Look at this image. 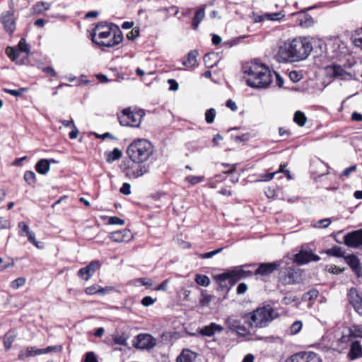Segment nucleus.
<instances>
[{"mask_svg": "<svg viewBox=\"0 0 362 362\" xmlns=\"http://www.w3.org/2000/svg\"><path fill=\"white\" fill-rule=\"evenodd\" d=\"M168 83L170 84V90L175 91L178 89L179 85L175 79H168Z\"/></svg>", "mask_w": 362, "mask_h": 362, "instance_id": "obj_64", "label": "nucleus"}, {"mask_svg": "<svg viewBox=\"0 0 362 362\" xmlns=\"http://www.w3.org/2000/svg\"><path fill=\"white\" fill-rule=\"evenodd\" d=\"M244 74H247V84L254 88H267L272 82V73L265 64L255 60L243 66Z\"/></svg>", "mask_w": 362, "mask_h": 362, "instance_id": "obj_1", "label": "nucleus"}, {"mask_svg": "<svg viewBox=\"0 0 362 362\" xmlns=\"http://www.w3.org/2000/svg\"><path fill=\"white\" fill-rule=\"evenodd\" d=\"M289 78L293 82H298L300 80L301 76L298 71H292L289 73Z\"/></svg>", "mask_w": 362, "mask_h": 362, "instance_id": "obj_61", "label": "nucleus"}, {"mask_svg": "<svg viewBox=\"0 0 362 362\" xmlns=\"http://www.w3.org/2000/svg\"><path fill=\"white\" fill-rule=\"evenodd\" d=\"M16 337V334L13 331L9 330L4 337V345L6 351L11 347L13 342Z\"/></svg>", "mask_w": 362, "mask_h": 362, "instance_id": "obj_29", "label": "nucleus"}, {"mask_svg": "<svg viewBox=\"0 0 362 362\" xmlns=\"http://www.w3.org/2000/svg\"><path fill=\"white\" fill-rule=\"evenodd\" d=\"M291 47L289 41H286L279 46L277 52V57L279 62H296L293 56V49H291Z\"/></svg>", "mask_w": 362, "mask_h": 362, "instance_id": "obj_10", "label": "nucleus"}, {"mask_svg": "<svg viewBox=\"0 0 362 362\" xmlns=\"http://www.w3.org/2000/svg\"><path fill=\"white\" fill-rule=\"evenodd\" d=\"M113 340L116 344L124 345L126 343V339L123 335L115 334L113 336Z\"/></svg>", "mask_w": 362, "mask_h": 362, "instance_id": "obj_56", "label": "nucleus"}, {"mask_svg": "<svg viewBox=\"0 0 362 362\" xmlns=\"http://www.w3.org/2000/svg\"><path fill=\"white\" fill-rule=\"evenodd\" d=\"M39 349H37L34 346H28L24 350L21 351L19 354V358H25L40 355V353H38Z\"/></svg>", "mask_w": 362, "mask_h": 362, "instance_id": "obj_28", "label": "nucleus"}, {"mask_svg": "<svg viewBox=\"0 0 362 362\" xmlns=\"http://www.w3.org/2000/svg\"><path fill=\"white\" fill-rule=\"evenodd\" d=\"M345 245L351 247L362 245V230H358L346 234L344 238Z\"/></svg>", "mask_w": 362, "mask_h": 362, "instance_id": "obj_13", "label": "nucleus"}, {"mask_svg": "<svg viewBox=\"0 0 362 362\" xmlns=\"http://www.w3.org/2000/svg\"><path fill=\"white\" fill-rule=\"evenodd\" d=\"M101 291L102 290H100V286L98 285H92L85 289V292L88 295H94L96 293L100 294Z\"/></svg>", "mask_w": 362, "mask_h": 362, "instance_id": "obj_46", "label": "nucleus"}, {"mask_svg": "<svg viewBox=\"0 0 362 362\" xmlns=\"http://www.w3.org/2000/svg\"><path fill=\"white\" fill-rule=\"evenodd\" d=\"M110 238L115 242H128L133 238L132 233L127 229L115 231L110 233Z\"/></svg>", "mask_w": 362, "mask_h": 362, "instance_id": "obj_18", "label": "nucleus"}, {"mask_svg": "<svg viewBox=\"0 0 362 362\" xmlns=\"http://www.w3.org/2000/svg\"><path fill=\"white\" fill-rule=\"evenodd\" d=\"M6 53L12 61H15L19 56V52L11 47L6 49Z\"/></svg>", "mask_w": 362, "mask_h": 362, "instance_id": "obj_48", "label": "nucleus"}, {"mask_svg": "<svg viewBox=\"0 0 362 362\" xmlns=\"http://www.w3.org/2000/svg\"><path fill=\"white\" fill-rule=\"evenodd\" d=\"M113 26H115L113 24L109 25L105 23H100L97 25L93 33L91 34L92 41L100 46V42L110 40L112 35V30Z\"/></svg>", "mask_w": 362, "mask_h": 362, "instance_id": "obj_6", "label": "nucleus"}, {"mask_svg": "<svg viewBox=\"0 0 362 362\" xmlns=\"http://www.w3.org/2000/svg\"><path fill=\"white\" fill-rule=\"evenodd\" d=\"M85 362H98L97 357L93 351L86 354Z\"/></svg>", "mask_w": 362, "mask_h": 362, "instance_id": "obj_57", "label": "nucleus"}, {"mask_svg": "<svg viewBox=\"0 0 362 362\" xmlns=\"http://www.w3.org/2000/svg\"><path fill=\"white\" fill-rule=\"evenodd\" d=\"M36 171L41 175H46L50 170V161L47 159H40L35 165Z\"/></svg>", "mask_w": 362, "mask_h": 362, "instance_id": "obj_25", "label": "nucleus"}, {"mask_svg": "<svg viewBox=\"0 0 362 362\" xmlns=\"http://www.w3.org/2000/svg\"><path fill=\"white\" fill-rule=\"evenodd\" d=\"M214 279L221 286H226L227 281L230 282V275L228 272L218 274L214 276Z\"/></svg>", "mask_w": 362, "mask_h": 362, "instance_id": "obj_36", "label": "nucleus"}, {"mask_svg": "<svg viewBox=\"0 0 362 362\" xmlns=\"http://www.w3.org/2000/svg\"><path fill=\"white\" fill-rule=\"evenodd\" d=\"M49 8V4L45 2H38L34 6V10L37 13H42Z\"/></svg>", "mask_w": 362, "mask_h": 362, "instance_id": "obj_44", "label": "nucleus"}, {"mask_svg": "<svg viewBox=\"0 0 362 362\" xmlns=\"http://www.w3.org/2000/svg\"><path fill=\"white\" fill-rule=\"evenodd\" d=\"M25 282H26V280L24 277H19V278H17L16 279L13 280L11 283V286L13 289H18V288L22 287L23 286H24Z\"/></svg>", "mask_w": 362, "mask_h": 362, "instance_id": "obj_43", "label": "nucleus"}, {"mask_svg": "<svg viewBox=\"0 0 362 362\" xmlns=\"http://www.w3.org/2000/svg\"><path fill=\"white\" fill-rule=\"evenodd\" d=\"M26 236L28 238V240L33 244L37 248L42 249L44 248V243L42 242H38L35 239V235L33 231H30L27 233Z\"/></svg>", "mask_w": 362, "mask_h": 362, "instance_id": "obj_37", "label": "nucleus"}, {"mask_svg": "<svg viewBox=\"0 0 362 362\" xmlns=\"http://www.w3.org/2000/svg\"><path fill=\"white\" fill-rule=\"evenodd\" d=\"M212 298L211 295L202 293V298L200 299V304L202 306H206L209 304Z\"/></svg>", "mask_w": 362, "mask_h": 362, "instance_id": "obj_53", "label": "nucleus"}, {"mask_svg": "<svg viewBox=\"0 0 362 362\" xmlns=\"http://www.w3.org/2000/svg\"><path fill=\"white\" fill-rule=\"evenodd\" d=\"M120 192L123 194L128 195L131 193V185L129 183H124L120 188Z\"/></svg>", "mask_w": 362, "mask_h": 362, "instance_id": "obj_63", "label": "nucleus"}, {"mask_svg": "<svg viewBox=\"0 0 362 362\" xmlns=\"http://www.w3.org/2000/svg\"><path fill=\"white\" fill-rule=\"evenodd\" d=\"M350 350L348 353V358L354 361L362 357V346L358 341H351Z\"/></svg>", "mask_w": 362, "mask_h": 362, "instance_id": "obj_20", "label": "nucleus"}, {"mask_svg": "<svg viewBox=\"0 0 362 362\" xmlns=\"http://www.w3.org/2000/svg\"><path fill=\"white\" fill-rule=\"evenodd\" d=\"M240 324V320L236 319L234 317H228L226 320V325L227 327L232 332H235Z\"/></svg>", "mask_w": 362, "mask_h": 362, "instance_id": "obj_32", "label": "nucleus"}, {"mask_svg": "<svg viewBox=\"0 0 362 362\" xmlns=\"http://www.w3.org/2000/svg\"><path fill=\"white\" fill-rule=\"evenodd\" d=\"M326 253L329 256H333L336 257H341L344 255V251L341 247L338 246L332 247L328 250H327Z\"/></svg>", "mask_w": 362, "mask_h": 362, "instance_id": "obj_33", "label": "nucleus"}, {"mask_svg": "<svg viewBox=\"0 0 362 362\" xmlns=\"http://www.w3.org/2000/svg\"><path fill=\"white\" fill-rule=\"evenodd\" d=\"M115 28L118 29V28L117 26H115ZM119 34L118 35H116V34H112L111 38L110 40H106L105 41H103V42H100V46H103V47H113L116 45H118L119 43H120L122 41V35L120 33L119 30H118Z\"/></svg>", "mask_w": 362, "mask_h": 362, "instance_id": "obj_24", "label": "nucleus"}, {"mask_svg": "<svg viewBox=\"0 0 362 362\" xmlns=\"http://www.w3.org/2000/svg\"><path fill=\"white\" fill-rule=\"evenodd\" d=\"M362 338V327L357 325H354L350 327L346 328L342 333L340 338L341 343H347L352 340L354 338Z\"/></svg>", "mask_w": 362, "mask_h": 362, "instance_id": "obj_12", "label": "nucleus"}, {"mask_svg": "<svg viewBox=\"0 0 362 362\" xmlns=\"http://www.w3.org/2000/svg\"><path fill=\"white\" fill-rule=\"evenodd\" d=\"M108 223L112 225H124V221L117 216H111L108 220Z\"/></svg>", "mask_w": 362, "mask_h": 362, "instance_id": "obj_54", "label": "nucleus"}, {"mask_svg": "<svg viewBox=\"0 0 362 362\" xmlns=\"http://www.w3.org/2000/svg\"><path fill=\"white\" fill-rule=\"evenodd\" d=\"M18 47L21 52L25 53H28L30 52L29 45L26 43V40L24 38L21 39Z\"/></svg>", "mask_w": 362, "mask_h": 362, "instance_id": "obj_51", "label": "nucleus"}, {"mask_svg": "<svg viewBox=\"0 0 362 362\" xmlns=\"http://www.w3.org/2000/svg\"><path fill=\"white\" fill-rule=\"evenodd\" d=\"M205 16V11L203 7L198 8L192 19V27L194 30H197L200 23L203 21Z\"/></svg>", "mask_w": 362, "mask_h": 362, "instance_id": "obj_26", "label": "nucleus"}, {"mask_svg": "<svg viewBox=\"0 0 362 362\" xmlns=\"http://www.w3.org/2000/svg\"><path fill=\"white\" fill-rule=\"evenodd\" d=\"M318 291L315 289L310 290L306 293H305L302 296L303 301H310L313 299L316 298L318 296Z\"/></svg>", "mask_w": 362, "mask_h": 362, "instance_id": "obj_39", "label": "nucleus"}, {"mask_svg": "<svg viewBox=\"0 0 362 362\" xmlns=\"http://www.w3.org/2000/svg\"><path fill=\"white\" fill-rule=\"evenodd\" d=\"M223 249V247H221V248H218L217 250H213V251H211V252H209L200 254L199 255V257L201 259H209V258H211L214 255L221 252Z\"/></svg>", "mask_w": 362, "mask_h": 362, "instance_id": "obj_49", "label": "nucleus"}, {"mask_svg": "<svg viewBox=\"0 0 362 362\" xmlns=\"http://www.w3.org/2000/svg\"><path fill=\"white\" fill-rule=\"evenodd\" d=\"M320 259V257L313 254L312 252L301 250L295 255L294 260L298 264H305L310 262H317Z\"/></svg>", "mask_w": 362, "mask_h": 362, "instance_id": "obj_16", "label": "nucleus"}, {"mask_svg": "<svg viewBox=\"0 0 362 362\" xmlns=\"http://www.w3.org/2000/svg\"><path fill=\"white\" fill-rule=\"evenodd\" d=\"M267 16L269 20L277 21L282 18L284 16V15H283L281 13H272L267 14Z\"/></svg>", "mask_w": 362, "mask_h": 362, "instance_id": "obj_59", "label": "nucleus"}, {"mask_svg": "<svg viewBox=\"0 0 362 362\" xmlns=\"http://www.w3.org/2000/svg\"><path fill=\"white\" fill-rule=\"evenodd\" d=\"M100 265L101 264L99 261H92L86 267L80 269L78 272V275L87 281L98 269H100Z\"/></svg>", "mask_w": 362, "mask_h": 362, "instance_id": "obj_15", "label": "nucleus"}, {"mask_svg": "<svg viewBox=\"0 0 362 362\" xmlns=\"http://www.w3.org/2000/svg\"><path fill=\"white\" fill-rule=\"evenodd\" d=\"M23 179L29 185L34 186L36 182V175L33 171H25Z\"/></svg>", "mask_w": 362, "mask_h": 362, "instance_id": "obj_35", "label": "nucleus"}, {"mask_svg": "<svg viewBox=\"0 0 362 362\" xmlns=\"http://www.w3.org/2000/svg\"><path fill=\"white\" fill-rule=\"evenodd\" d=\"M289 42L291 49H293L296 62L307 59L313 50L311 43L306 38H295Z\"/></svg>", "mask_w": 362, "mask_h": 362, "instance_id": "obj_4", "label": "nucleus"}, {"mask_svg": "<svg viewBox=\"0 0 362 362\" xmlns=\"http://www.w3.org/2000/svg\"><path fill=\"white\" fill-rule=\"evenodd\" d=\"M195 281L198 285L207 286L210 284L209 278L206 275L197 274L195 277Z\"/></svg>", "mask_w": 362, "mask_h": 362, "instance_id": "obj_38", "label": "nucleus"}, {"mask_svg": "<svg viewBox=\"0 0 362 362\" xmlns=\"http://www.w3.org/2000/svg\"><path fill=\"white\" fill-rule=\"evenodd\" d=\"M195 358L194 353L189 350H185L177 357V362H194Z\"/></svg>", "mask_w": 362, "mask_h": 362, "instance_id": "obj_27", "label": "nucleus"}, {"mask_svg": "<svg viewBox=\"0 0 362 362\" xmlns=\"http://www.w3.org/2000/svg\"><path fill=\"white\" fill-rule=\"evenodd\" d=\"M279 314L270 305L259 307L254 311L245 315V322L250 327L264 328L274 320L277 318Z\"/></svg>", "mask_w": 362, "mask_h": 362, "instance_id": "obj_2", "label": "nucleus"}, {"mask_svg": "<svg viewBox=\"0 0 362 362\" xmlns=\"http://www.w3.org/2000/svg\"><path fill=\"white\" fill-rule=\"evenodd\" d=\"M216 117V110L214 108H210L207 110L205 112V119L208 124H211L214 121V118Z\"/></svg>", "mask_w": 362, "mask_h": 362, "instance_id": "obj_40", "label": "nucleus"}, {"mask_svg": "<svg viewBox=\"0 0 362 362\" xmlns=\"http://www.w3.org/2000/svg\"><path fill=\"white\" fill-rule=\"evenodd\" d=\"M153 153V146L147 139H137V177L149 170V165L144 163Z\"/></svg>", "mask_w": 362, "mask_h": 362, "instance_id": "obj_3", "label": "nucleus"}, {"mask_svg": "<svg viewBox=\"0 0 362 362\" xmlns=\"http://www.w3.org/2000/svg\"><path fill=\"white\" fill-rule=\"evenodd\" d=\"M118 119L122 126H133L135 121L134 114L129 108L122 110L118 116Z\"/></svg>", "mask_w": 362, "mask_h": 362, "instance_id": "obj_22", "label": "nucleus"}, {"mask_svg": "<svg viewBox=\"0 0 362 362\" xmlns=\"http://www.w3.org/2000/svg\"><path fill=\"white\" fill-rule=\"evenodd\" d=\"M345 259L346 263L350 266L353 272L358 276H360L361 273V267L358 257L354 255H351L346 257Z\"/></svg>", "mask_w": 362, "mask_h": 362, "instance_id": "obj_23", "label": "nucleus"}, {"mask_svg": "<svg viewBox=\"0 0 362 362\" xmlns=\"http://www.w3.org/2000/svg\"><path fill=\"white\" fill-rule=\"evenodd\" d=\"M214 57H216V54H214V53L207 54L204 55V62L206 66H207L209 67H213L214 65L216 64V62L211 63V59Z\"/></svg>", "mask_w": 362, "mask_h": 362, "instance_id": "obj_52", "label": "nucleus"}, {"mask_svg": "<svg viewBox=\"0 0 362 362\" xmlns=\"http://www.w3.org/2000/svg\"><path fill=\"white\" fill-rule=\"evenodd\" d=\"M279 281L284 285L296 284L303 281L302 272L294 267H287L279 274Z\"/></svg>", "mask_w": 362, "mask_h": 362, "instance_id": "obj_5", "label": "nucleus"}, {"mask_svg": "<svg viewBox=\"0 0 362 362\" xmlns=\"http://www.w3.org/2000/svg\"><path fill=\"white\" fill-rule=\"evenodd\" d=\"M332 223L330 218L321 219L313 224V226L317 228H326Z\"/></svg>", "mask_w": 362, "mask_h": 362, "instance_id": "obj_41", "label": "nucleus"}, {"mask_svg": "<svg viewBox=\"0 0 362 362\" xmlns=\"http://www.w3.org/2000/svg\"><path fill=\"white\" fill-rule=\"evenodd\" d=\"M197 55L198 52L197 50H191L188 53L187 59L183 62V64L188 68L194 66L197 63Z\"/></svg>", "mask_w": 362, "mask_h": 362, "instance_id": "obj_30", "label": "nucleus"}, {"mask_svg": "<svg viewBox=\"0 0 362 362\" xmlns=\"http://www.w3.org/2000/svg\"><path fill=\"white\" fill-rule=\"evenodd\" d=\"M286 362H322L319 354L313 351L299 352L291 356Z\"/></svg>", "mask_w": 362, "mask_h": 362, "instance_id": "obj_8", "label": "nucleus"}, {"mask_svg": "<svg viewBox=\"0 0 362 362\" xmlns=\"http://www.w3.org/2000/svg\"><path fill=\"white\" fill-rule=\"evenodd\" d=\"M156 302V299H153L151 296H146L141 300V304L144 306H150Z\"/></svg>", "mask_w": 362, "mask_h": 362, "instance_id": "obj_58", "label": "nucleus"}, {"mask_svg": "<svg viewBox=\"0 0 362 362\" xmlns=\"http://www.w3.org/2000/svg\"><path fill=\"white\" fill-rule=\"evenodd\" d=\"M1 21L6 30L11 34L16 29V20L13 13L10 11H5L2 13Z\"/></svg>", "mask_w": 362, "mask_h": 362, "instance_id": "obj_17", "label": "nucleus"}, {"mask_svg": "<svg viewBox=\"0 0 362 362\" xmlns=\"http://www.w3.org/2000/svg\"><path fill=\"white\" fill-rule=\"evenodd\" d=\"M303 323L301 321L297 320L294 322L290 327V332L292 334H298L302 329Z\"/></svg>", "mask_w": 362, "mask_h": 362, "instance_id": "obj_42", "label": "nucleus"}, {"mask_svg": "<svg viewBox=\"0 0 362 362\" xmlns=\"http://www.w3.org/2000/svg\"><path fill=\"white\" fill-rule=\"evenodd\" d=\"M105 154L107 163H112L115 160H119L122 156V151L117 148L112 151L107 152Z\"/></svg>", "mask_w": 362, "mask_h": 362, "instance_id": "obj_31", "label": "nucleus"}, {"mask_svg": "<svg viewBox=\"0 0 362 362\" xmlns=\"http://www.w3.org/2000/svg\"><path fill=\"white\" fill-rule=\"evenodd\" d=\"M348 299L355 311L362 315V293L356 288H351L348 292Z\"/></svg>", "mask_w": 362, "mask_h": 362, "instance_id": "obj_11", "label": "nucleus"}, {"mask_svg": "<svg viewBox=\"0 0 362 362\" xmlns=\"http://www.w3.org/2000/svg\"><path fill=\"white\" fill-rule=\"evenodd\" d=\"M325 74L329 78H334L340 80H350L352 79L351 74L345 71L339 64H331L325 66Z\"/></svg>", "mask_w": 362, "mask_h": 362, "instance_id": "obj_7", "label": "nucleus"}, {"mask_svg": "<svg viewBox=\"0 0 362 362\" xmlns=\"http://www.w3.org/2000/svg\"><path fill=\"white\" fill-rule=\"evenodd\" d=\"M156 339L150 334H137V349L151 350L156 346Z\"/></svg>", "mask_w": 362, "mask_h": 362, "instance_id": "obj_9", "label": "nucleus"}, {"mask_svg": "<svg viewBox=\"0 0 362 362\" xmlns=\"http://www.w3.org/2000/svg\"><path fill=\"white\" fill-rule=\"evenodd\" d=\"M245 266L246 265L237 267L234 269L228 271L230 275V283L234 284L242 279L252 276V272L243 269V267Z\"/></svg>", "mask_w": 362, "mask_h": 362, "instance_id": "obj_14", "label": "nucleus"}, {"mask_svg": "<svg viewBox=\"0 0 362 362\" xmlns=\"http://www.w3.org/2000/svg\"><path fill=\"white\" fill-rule=\"evenodd\" d=\"M19 234L21 236H25L28 232H30L29 226L25 222H20L18 223Z\"/></svg>", "mask_w": 362, "mask_h": 362, "instance_id": "obj_50", "label": "nucleus"}, {"mask_svg": "<svg viewBox=\"0 0 362 362\" xmlns=\"http://www.w3.org/2000/svg\"><path fill=\"white\" fill-rule=\"evenodd\" d=\"M223 329V328L221 325L211 322L209 325L199 329L198 332L203 336L212 337L216 332H221Z\"/></svg>", "mask_w": 362, "mask_h": 362, "instance_id": "obj_21", "label": "nucleus"}, {"mask_svg": "<svg viewBox=\"0 0 362 362\" xmlns=\"http://www.w3.org/2000/svg\"><path fill=\"white\" fill-rule=\"evenodd\" d=\"M293 121L300 127H303L307 121V118L303 112L297 111L294 114Z\"/></svg>", "mask_w": 362, "mask_h": 362, "instance_id": "obj_34", "label": "nucleus"}, {"mask_svg": "<svg viewBox=\"0 0 362 362\" xmlns=\"http://www.w3.org/2000/svg\"><path fill=\"white\" fill-rule=\"evenodd\" d=\"M280 267L279 262H270V263H262L260 264L259 267L255 270V274H260L262 276H267L277 270Z\"/></svg>", "mask_w": 362, "mask_h": 362, "instance_id": "obj_19", "label": "nucleus"}, {"mask_svg": "<svg viewBox=\"0 0 362 362\" xmlns=\"http://www.w3.org/2000/svg\"><path fill=\"white\" fill-rule=\"evenodd\" d=\"M4 90V92L9 93L11 95L19 96V95H22L25 92V90L24 88H21L18 90H12V89L5 88Z\"/></svg>", "mask_w": 362, "mask_h": 362, "instance_id": "obj_55", "label": "nucleus"}, {"mask_svg": "<svg viewBox=\"0 0 362 362\" xmlns=\"http://www.w3.org/2000/svg\"><path fill=\"white\" fill-rule=\"evenodd\" d=\"M185 181L187 182L192 184V185H196L197 183H199L204 180L203 176H193L189 175L185 178Z\"/></svg>", "mask_w": 362, "mask_h": 362, "instance_id": "obj_47", "label": "nucleus"}, {"mask_svg": "<svg viewBox=\"0 0 362 362\" xmlns=\"http://www.w3.org/2000/svg\"><path fill=\"white\" fill-rule=\"evenodd\" d=\"M235 332H237V334L240 336H245L248 333L247 328L242 324H240L238 327V328L235 330Z\"/></svg>", "mask_w": 362, "mask_h": 362, "instance_id": "obj_62", "label": "nucleus"}, {"mask_svg": "<svg viewBox=\"0 0 362 362\" xmlns=\"http://www.w3.org/2000/svg\"><path fill=\"white\" fill-rule=\"evenodd\" d=\"M134 148H136L135 143H134V142H132V143L129 145V148H128V149H127V153H128V155H129V158L132 159V160L133 162H134V160H134V157H135V156H134Z\"/></svg>", "mask_w": 362, "mask_h": 362, "instance_id": "obj_60", "label": "nucleus"}, {"mask_svg": "<svg viewBox=\"0 0 362 362\" xmlns=\"http://www.w3.org/2000/svg\"><path fill=\"white\" fill-rule=\"evenodd\" d=\"M278 173V172L267 173V174H260L259 175V178L257 180V182H268L272 180L274 175Z\"/></svg>", "mask_w": 362, "mask_h": 362, "instance_id": "obj_45", "label": "nucleus"}]
</instances>
